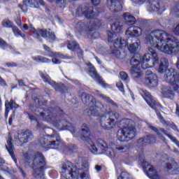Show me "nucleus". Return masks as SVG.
<instances>
[{
  "label": "nucleus",
  "instance_id": "aec40b11",
  "mask_svg": "<svg viewBox=\"0 0 179 179\" xmlns=\"http://www.w3.org/2000/svg\"><path fill=\"white\" fill-rule=\"evenodd\" d=\"M88 66L90 68L89 71V75L92 77V79L94 80H96L99 85L102 86V87H106V83H104V80H103V78L97 74V71H96V69L92 64L89 63Z\"/></svg>",
  "mask_w": 179,
  "mask_h": 179
},
{
  "label": "nucleus",
  "instance_id": "de8ad7c7",
  "mask_svg": "<svg viewBox=\"0 0 179 179\" xmlns=\"http://www.w3.org/2000/svg\"><path fill=\"white\" fill-rule=\"evenodd\" d=\"M40 62H43L45 64H50L51 62V60L48 58H46L45 57L41 56V60Z\"/></svg>",
  "mask_w": 179,
  "mask_h": 179
},
{
  "label": "nucleus",
  "instance_id": "c756f323",
  "mask_svg": "<svg viewBox=\"0 0 179 179\" xmlns=\"http://www.w3.org/2000/svg\"><path fill=\"white\" fill-rule=\"evenodd\" d=\"M138 142L140 145H148V143H155V142H156V137L153 136H148L146 137L140 138Z\"/></svg>",
  "mask_w": 179,
  "mask_h": 179
},
{
  "label": "nucleus",
  "instance_id": "69168bd1",
  "mask_svg": "<svg viewBox=\"0 0 179 179\" xmlns=\"http://www.w3.org/2000/svg\"><path fill=\"white\" fill-rule=\"evenodd\" d=\"M20 173H22V176L24 177V172H23V169H22V168H20V166L18 167Z\"/></svg>",
  "mask_w": 179,
  "mask_h": 179
},
{
  "label": "nucleus",
  "instance_id": "423d86ee",
  "mask_svg": "<svg viewBox=\"0 0 179 179\" xmlns=\"http://www.w3.org/2000/svg\"><path fill=\"white\" fill-rule=\"evenodd\" d=\"M81 100L84 104H87L90 108V110H85V113L87 115H99L101 108H103V104L100 102H96V99L92 95H87L86 93L81 94Z\"/></svg>",
  "mask_w": 179,
  "mask_h": 179
},
{
  "label": "nucleus",
  "instance_id": "473e14b6",
  "mask_svg": "<svg viewBox=\"0 0 179 179\" xmlns=\"http://www.w3.org/2000/svg\"><path fill=\"white\" fill-rule=\"evenodd\" d=\"M162 94L164 97L170 99L171 100H173L175 96L174 92L171 90V88L164 89L162 90Z\"/></svg>",
  "mask_w": 179,
  "mask_h": 179
},
{
  "label": "nucleus",
  "instance_id": "ea45409f",
  "mask_svg": "<svg viewBox=\"0 0 179 179\" xmlns=\"http://www.w3.org/2000/svg\"><path fill=\"white\" fill-rule=\"evenodd\" d=\"M117 179H132V176L127 172H122L120 178H117Z\"/></svg>",
  "mask_w": 179,
  "mask_h": 179
},
{
  "label": "nucleus",
  "instance_id": "3c124183",
  "mask_svg": "<svg viewBox=\"0 0 179 179\" xmlns=\"http://www.w3.org/2000/svg\"><path fill=\"white\" fill-rule=\"evenodd\" d=\"M10 109H9V105H6V111H5V117L6 118H8V115H9V111Z\"/></svg>",
  "mask_w": 179,
  "mask_h": 179
},
{
  "label": "nucleus",
  "instance_id": "680f3d73",
  "mask_svg": "<svg viewBox=\"0 0 179 179\" xmlns=\"http://www.w3.org/2000/svg\"><path fill=\"white\" fill-rule=\"evenodd\" d=\"M19 86H24V83L22 80H18Z\"/></svg>",
  "mask_w": 179,
  "mask_h": 179
},
{
  "label": "nucleus",
  "instance_id": "4be33fe9",
  "mask_svg": "<svg viewBox=\"0 0 179 179\" xmlns=\"http://www.w3.org/2000/svg\"><path fill=\"white\" fill-rule=\"evenodd\" d=\"M108 6L112 12H120L122 10V0H110Z\"/></svg>",
  "mask_w": 179,
  "mask_h": 179
},
{
  "label": "nucleus",
  "instance_id": "c9c22d12",
  "mask_svg": "<svg viewBox=\"0 0 179 179\" xmlns=\"http://www.w3.org/2000/svg\"><path fill=\"white\" fill-rule=\"evenodd\" d=\"M12 30L15 37H24L25 36L24 34L22 33L20 29L16 27V25H14V27H12Z\"/></svg>",
  "mask_w": 179,
  "mask_h": 179
},
{
  "label": "nucleus",
  "instance_id": "0e129e2a",
  "mask_svg": "<svg viewBox=\"0 0 179 179\" xmlns=\"http://www.w3.org/2000/svg\"><path fill=\"white\" fill-rule=\"evenodd\" d=\"M23 28H24V29H25V30H29V26H27V24H24L23 25Z\"/></svg>",
  "mask_w": 179,
  "mask_h": 179
},
{
  "label": "nucleus",
  "instance_id": "0eeeda50",
  "mask_svg": "<svg viewBox=\"0 0 179 179\" xmlns=\"http://www.w3.org/2000/svg\"><path fill=\"white\" fill-rule=\"evenodd\" d=\"M87 146L94 155H103L106 153L107 156H108V153L110 152V144L109 145H107V143L103 139H98L94 142L90 141V142L87 144Z\"/></svg>",
  "mask_w": 179,
  "mask_h": 179
},
{
  "label": "nucleus",
  "instance_id": "7ed1b4c3",
  "mask_svg": "<svg viewBox=\"0 0 179 179\" xmlns=\"http://www.w3.org/2000/svg\"><path fill=\"white\" fill-rule=\"evenodd\" d=\"M130 64L132 65L130 69V73L134 79H139L142 76V71L141 67L143 69H148V68H152L159 64V56L157 52L153 50V48H149L148 52L141 57V55H135L130 60Z\"/></svg>",
  "mask_w": 179,
  "mask_h": 179
},
{
  "label": "nucleus",
  "instance_id": "f257e3e1",
  "mask_svg": "<svg viewBox=\"0 0 179 179\" xmlns=\"http://www.w3.org/2000/svg\"><path fill=\"white\" fill-rule=\"evenodd\" d=\"M145 44L151 45L154 48H157L168 54V55H174L179 52V41L178 39L166 32L164 30L155 29L151 31L145 37Z\"/></svg>",
  "mask_w": 179,
  "mask_h": 179
},
{
  "label": "nucleus",
  "instance_id": "72a5a7b5",
  "mask_svg": "<svg viewBox=\"0 0 179 179\" xmlns=\"http://www.w3.org/2000/svg\"><path fill=\"white\" fill-rule=\"evenodd\" d=\"M67 48L71 50V51H75V50H78L80 55H82V50L79 49V44L76 43V41H69L67 45Z\"/></svg>",
  "mask_w": 179,
  "mask_h": 179
},
{
  "label": "nucleus",
  "instance_id": "39448f33",
  "mask_svg": "<svg viewBox=\"0 0 179 179\" xmlns=\"http://www.w3.org/2000/svg\"><path fill=\"white\" fill-rule=\"evenodd\" d=\"M119 125L122 128L117 132V138L120 142H128L135 138L136 135L135 122L129 119H122Z\"/></svg>",
  "mask_w": 179,
  "mask_h": 179
},
{
  "label": "nucleus",
  "instance_id": "774afa93",
  "mask_svg": "<svg viewBox=\"0 0 179 179\" xmlns=\"http://www.w3.org/2000/svg\"><path fill=\"white\" fill-rule=\"evenodd\" d=\"M95 59L96 60L98 64H101V61H100V59H99L97 57H95Z\"/></svg>",
  "mask_w": 179,
  "mask_h": 179
},
{
  "label": "nucleus",
  "instance_id": "13d9d810",
  "mask_svg": "<svg viewBox=\"0 0 179 179\" xmlns=\"http://www.w3.org/2000/svg\"><path fill=\"white\" fill-rule=\"evenodd\" d=\"M43 48L45 51H48V52H51V49H50V47L44 45Z\"/></svg>",
  "mask_w": 179,
  "mask_h": 179
},
{
  "label": "nucleus",
  "instance_id": "a211bd4d",
  "mask_svg": "<svg viewBox=\"0 0 179 179\" xmlns=\"http://www.w3.org/2000/svg\"><path fill=\"white\" fill-rule=\"evenodd\" d=\"M32 138L33 134L31 131L27 130L18 133L17 135L15 136V139L18 145H23V143H27L29 139H31Z\"/></svg>",
  "mask_w": 179,
  "mask_h": 179
},
{
  "label": "nucleus",
  "instance_id": "5fc2aeb1",
  "mask_svg": "<svg viewBox=\"0 0 179 179\" xmlns=\"http://www.w3.org/2000/svg\"><path fill=\"white\" fill-rule=\"evenodd\" d=\"M0 85L1 86H6V82L1 76H0Z\"/></svg>",
  "mask_w": 179,
  "mask_h": 179
},
{
  "label": "nucleus",
  "instance_id": "9d476101",
  "mask_svg": "<svg viewBox=\"0 0 179 179\" xmlns=\"http://www.w3.org/2000/svg\"><path fill=\"white\" fill-rule=\"evenodd\" d=\"M120 118V114L110 111L108 113H104L102 115L100 119L101 127L103 129H111L113 125L115 124V120Z\"/></svg>",
  "mask_w": 179,
  "mask_h": 179
},
{
  "label": "nucleus",
  "instance_id": "49530a36",
  "mask_svg": "<svg viewBox=\"0 0 179 179\" xmlns=\"http://www.w3.org/2000/svg\"><path fill=\"white\" fill-rule=\"evenodd\" d=\"M176 13V16H179V2L176 4L174 9L172 10V13Z\"/></svg>",
  "mask_w": 179,
  "mask_h": 179
},
{
  "label": "nucleus",
  "instance_id": "a18cd8bd",
  "mask_svg": "<svg viewBox=\"0 0 179 179\" xmlns=\"http://www.w3.org/2000/svg\"><path fill=\"white\" fill-rule=\"evenodd\" d=\"M120 75L122 80H129V78L128 77V74L127 73L122 71L120 72Z\"/></svg>",
  "mask_w": 179,
  "mask_h": 179
},
{
  "label": "nucleus",
  "instance_id": "864d4df0",
  "mask_svg": "<svg viewBox=\"0 0 179 179\" xmlns=\"http://www.w3.org/2000/svg\"><path fill=\"white\" fill-rule=\"evenodd\" d=\"M135 3H138V5H142L144 2H146V0H132Z\"/></svg>",
  "mask_w": 179,
  "mask_h": 179
},
{
  "label": "nucleus",
  "instance_id": "052dcab7",
  "mask_svg": "<svg viewBox=\"0 0 179 179\" xmlns=\"http://www.w3.org/2000/svg\"><path fill=\"white\" fill-rule=\"evenodd\" d=\"M95 169L96 170V171H101V166L96 165L95 166Z\"/></svg>",
  "mask_w": 179,
  "mask_h": 179
},
{
  "label": "nucleus",
  "instance_id": "6e6d98bb",
  "mask_svg": "<svg viewBox=\"0 0 179 179\" xmlns=\"http://www.w3.org/2000/svg\"><path fill=\"white\" fill-rule=\"evenodd\" d=\"M69 149L71 151L73 152L76 149V145H71L69 146Z\"/></svg>",
  "mask_w": 179,
  "mask_h": 179
},
{
  "label": "nucleus",
  "instance_id": "4468645a",
  "mask_svg": "<svg viewBox=\"0 0 179 179\" xmlns=\"http://www.w3.org/2000/svg\"><path fill=\"white\" fill-rule=\"evenodd\" d=\"M131 149L129 144L124 145H116L114 143H110L109 145V152L108 156L110 159H115L118 155H124V153H128Z\"/></svg>",
  "mask_w": 179,
  "mask_h": 179
},
{
  "label": "nucleus",
  "instance_id": "bb28decb",
  "mask_svg": "<svg viewBox=\"0 0 179 179\" xmlns=\"http://www.w3.org/2000/svg\"><path fill=\"white\" fill-rule=\"evenodd\" d=\"M6 148L9 155L11 156L12 159L14 160L15 164H16V163H17V159H16V157H15V154H14L15 148L12 144V138L10 137V136H8V139L7 140V145H6Z\"/></svg>",
  "mask_w": 179,
  "mask_h": 179
},
{
  "label": "nucleus",
  "instance_id": "2f4dec72",
  "mask_svg": "<svg viewBox=\"0 0 179 179\" xmlns=\"http://www.w3.org/2000/svg\"><path fill=\"white\" fill-rule=\"evenodd\" d=\"M96 96H98V97H100V99H102V100H104V101H106V103H109L110 104H112V106H115V107H118V105L114 103V101L111 100L110 97L101 94V92L96 91Z\"/></svg>",
  "mask_w": 179,
  "mask_h": 179
},
{
  "label": "nucleus",
  "instance_id": "338daca9",
  "mask_svg": "<svg viewBox=\"0 0 179 179\" xmlns=\"http://www.w3.org/2000/svg\"><path fill=\"white\" fill-rule=\"evenodd\" d=\"M38 2L41 5H45V3L44 2L43 0H38Z\"/></svg>",
  "mask_w": 179,
  "mask_h": 179
},
{
  "label": "nucleus",
  "instance_id": "a878e982",
  "mask_svg": "<svg viewBox=\"0 0 179 179\" xmlns=\"http://www.w3.org/2000/svg\"><path fill=\"white\" fill-rule=\"evenodd\" d=\"M166 162H166L165 164V169L169 173V174H173L174 171L178 169L177 162H176V161L173 159H166Z\"/></svg>",
  "mask_w": 179,
  "mask_h": 179
},
{
  "label": "nucleus",
  "instance_id": "1a4fd4ad",
  "mask_svg": "<svg viewBox=\"0 0 179 179\" xmlns=\"http://www.w3.org/2000/svg\"><path fill=\"white\" fill-rule=\"evenodd\" d=\"M41 145H45L48 143L50 149H61L64 146V143L61 141L59 136L55 133L52 135L48 136V138L45 137H42L39 140Z\"/></svg>",
  "mask_w": 179,
  "mask_h": 179
},
{
  "label": "nucleus",
  "instance_id": "cd10ccee",
  "mask_svg": "<svg viewBox=\"0 0 179 179\" xmlns=\"http://www.w3.org/2000/svg\"><path fill=\"white\" fill-rule=\"evenodd\" d=\"M77 170L81 171V174L79 179H89V162H83L82 164V169L77 168Z\"/></svg>",
  "mask_w": 179,
  "mask_h": 179
},
{
  "label": "nucleus",
  "instance_id": "5701e85b",
  "mask_svg": "<svg viewBox=\"0 0 179 179\" xmlns=\"http://www.w3.org/2000/svg\"><path fill=\"white\" fill-rule=\"evenodd\" d=\"M94 29V25L92 27V25L87 24L86 22L80 21L76 24V29L79 33H85L86 31H92Z\"/></svg>",
  "mask_w": 179,
  "mask_h": 179
},
{
  "label": "nucleus",
  "instance_id": "c03bdc74",
  "mask_svg": "<svg viewBox=\"0 0 179 179\" xmlns=\"http://www.w3.org/2000/svg\"><path fill=\"white\" fill-rule=\"evenodd\" d=\"M0 48L2 50H6L8 48V43L3 41V39L0 38Z\"/></svg>",
  "mask_w": 179,
  "mask_h": 179
},
{
  "label": "nucleus",
  "instance_id": "f03ea898",
  "mask_svg": "<svg viewBox=\"0 0 179 179\" xmlns=\"http://www.w3.org/2000/svg\"><path fill=\"white\" fill-rule=\"evenodd\" d=\"M111 31H108V40L109 43H113V41L112 53L117 58H120V59L125 58V53L124 52H121L122 47H128V50L130 52H135L138 50V48L141 47V41H139L128 46V42L124 39L121 38H115L117 34L122 31V26L120 25L119 22H116L111 25Z\"/></svg>",
  "mask_w": 179,
  "mask_h": 179
},
{
  "label": "nucleus",
  "instance_id": "b1692460",
  "mask_svg": "<svg viewBox=\"0 0 179 179\" xmlns=\"http://www.w3.org/2000/svg\"><path fill=\"white\" fill-rule=\"evenodd\" d=\"M148 10L149 12H157L159 15H162L165 10L164 6H160L159 3L156 1H152V3L149 2L148 6Z\"/></svg>",
  "mask_w": 179,
  "mask_h": 179
},
{
  "label": "nucleus",
  "instance_id": "8fccbe9b",
  "mask_svg": "<svg viewBox=\"0 0 179 179\" xmlns=\"http://www.w3.org/2000/svg\"><path fill=\"white\" fill-rule=\"evenodd\" d=\"M174 34L179 36V23L176 24V27L173 29Z\"/></svg>",
  "mask_w": 179,
  "mask_h": 179
},
{
  "label": "nucleus",
  "instance_id": "f3484780",
  "mask_svg": "<svg viewBox=\"0 0 179 179\" xmlns=\"http://www.w3.org/2000/svg\"><path fill=\"white\" fill-rule=\"evenodd\" d=\"M41 36L49 41H54V40H55V34L51 31L45 29H34L33 36L35 37V38H40Z\"/></svg>",
  "mask_w": 179,
  "mask_h": 179
},
{
  "label": "nucleus",
  "instance_id": "e433bc0d",
  "mask_svg": "<svg viewBox=\"0 0 179 179\" xmlns=\"http://www.w3.org/2000/svg\"><path fill=\"white\" fill-rule=\"evenodd\" d=\"M6 104H8V108L10 110H13V108H19V105H17V103L15 102V101H13V99H11L10 102L8 101H6V103H5L6 107Z\"/></svg>",
  "mask_w": 179,
  "mask_h": 179
},
{
  "label": "nucleus",
  "instance_id": "9b49d317",
  "mask_svg": "<svg viewBox=\"0 0 179 179\" xmlns=\"http://www.w3.org/2000/svg\"><path fill=\"white\" fill-rule=\"evenodd\" d=\"M69 129L72 135L76 136V138H80L82 141H86L87 142V145L92 141L90 139V128H89L87 124H83L78 131H76L75 126H71Z\"/></svg>",
  "mask_w": 179,
  "mask_h": 179
},
{
  "label": "nucleus",
  "instance_id": "37998d69",
  "mask_svg": "<svg viewBox=\"0 0 179 179\" xmlns=\"http://www.w3.org/2000/svg\"><path fill=\"white\" fill-rule=\"evenodd\" d=\"M116 86L119 89L120 92H122L123 94L125 93V90H124V84H122V82H117L116 83Z\"/></svg>",
  "mask_w": 179,
  "mask_h": 179
},
{
  "label": "nucleus",
  "instance_id": "e2e57ef3",
  "mask_svg": "<svg viewBox=\"0 0 179 179\" xmlns=\"http://www.w3.org/2000/svg\"><path fill=\"white\" fill-rule=\"evenodd\" d=\"M35 101L36 102V103H38V104H39V106H41L43 103H41V101H40V100H38V99H35Z\"/></svg>",
  "mask_w": 179,
  "mask_h": 179
},
{
  "label": "nucleus",
  "instance_id": "58836bf2",
  "mask_svg": "<svg viewBox=\"0 0 179 179\" xmlns=\"http://www.w3.org/2000/svg\"><path fill=\"white\" fill-rule=\"evenodd\" d=\"M2 24L3 27L10 28L11 29L15 26L12 22H10L9 20H6L3 21Z\"/></svg>",
  "mask_w": 179,
  "mask_h": 179
},
{
  "label": "nucleus",
  "instance_id": "2eb2a0df",
  "mask_svg": "<svg viewBox=\"0 0 179 179\" xmlns=\"http://www.w3.org/2000/svg\"><path fill=\"white\" fill-rule=\"evenodd\" d=\"M143 83L148 87H156L159 83V79L156 73L150 71H147Z\"/></svg>",
  "mask_w": 179,
  "mask_h": 179
},
{
  "label": "nucleus",
  "instance_id": "a19ab883",
  "mask_svg": "<svg viewBox=\"0 0 179 179\" xmlns=\"http://www.w3.org/2000/svg\"><path fill=\"white\" fill-rule=\"evenodd\" d=\"M56 3L59 8H65L66 5V0H56Z\"/></svg>",
  "mask_w": 179,
  "mask_h": 179
},
{
  "label": "nucleus",
  "instance_id": "393cba45",
  "mask_svg": "<svg viewBox=\"0 0 179 179\" xmlns=\"http://www.w3.org/2000/svg\"><path fill=\"white\" fill-rule=\"evenodd\" d=\"M142 28L139 27H129L126 31V36H129L130 37H139V36H142Z\"/></svg>",
  "mask_w": 179,
  "mask_h": 179
},
{
  "label": "nucleus",
  "instance_id": "bf43d9fd",
  "mask_svg": "<svg viewBox=\"0 0 179 179\" xmlns=\"http://www.w3.org/2000/svg\"><path fill=\"white\" fill-rule=\"evenodd\" d=\"M138 157L140 160H143V159H145V154L143 153L139 154Z\"/></svg>",
  "mask_w": 179,
  "mask_h": 179
},
{
  "label": "nucleus",
  "instance_id": "79ce46f5",
  "mask_svg": "<svg viewBox=\"0 0 179 179\" xmlns=\"http://www.w3.org/2000/svg\"><path fill=\"white\" fill-rule=\"evenodd\" d=\"M29 115V120H31V122H36L37 127L41 126V124H40V122L38 121V117H36L31 115Z\"/></svg>",
  "mask_w": 179,
  "mask_h": 179
},
{
  "label": "nucleus",
  "instance_id": "09e8293b",
  "mask_svg": "<svg viewBox=\"0 0 179 179\" xmlns=\"http://www.w3.org/2000/svg\"><path fill=\"white\" fill-rule=\"evenodd\" d=\"M6 66H8V68H15L17 66V64L15 62H8L6 64Z\"/></svg>",
  "mask_w": 179,
  "mask_h": 179
},
{
  "label": "nucleus",
  "instance_id": "f8f14e48",
  "mask_svg": "<svg viewBox=\"0 0 179 179\" xmlns=\"http://www.w3.org/2000/svg\"><path fill=\"white\" fill-rule=\"evenodd\" d=\"M62 176L66 179H73L79 176L78 166H74L71 162L63 164L61 171Z\"/></svg>",
  "mask_w": 179,
  "mask_h": 179
},
{
  "label": "nucleus",
  "instance_id": "c85d7f7f",
  "mask_svg": "<svg viewBox=\"0 0 179 179\" xmlns=\"http://www.w3.org/2000/svg\"><path fill=\"white\" fill-rule=\"evenodd\" d=\"M41 78H42L45 83H48V85L55 87V90H61V85L57 84L55 82L51 81L48 75L41 73Z\"/></svg>",
  "mask_w": 179,
  "mask_h": 179
},
{
  "label": "nucleus",
  "instance_id": "4d7b16f0",
  "mask_svg": "<svg viewBox=\"0 0 179 179\" xmlns=\"http://www.w3.org/2000/svg\"><path fill=\"white\" fill-rule=\"evenodd\" d=\"M92 2L96 6L100 3V0H92Z\"/></svg>",
  "mask_w": 179,
  "mask_h": 179
},
{
  "label": "nucleus",
  "instance_id": "dca6fc26",
  "mask_svg": "<svg viewBox=\"0 0 179 179\" xmlns=\"http://www.w3.org/2000/svg\"><path fill=\"white\" fill-rule=\"evenodd\" d=\"M142 166L148 177L151 179H162V176L159 174V172L149 162L143 161Z\"/></svg>",
  "mask_w": 179,
  "mask_h": 179
},
{
  "label": "nucleus",
  "instance_id": "4c0bfd02",
  "mask_svg": "<svg viewBox=\"0 0 179 179\" xmlns=\"http://www.w3.org/2000/svg\"><path fill=\"white\" fill-rule=\"evenodd\" d=\"M0 170L1 171H10L8 165L5 164V161L0 158Z\"/></svg>",
  "mask_w": 179,
  "mask_h": 179
},
{
  "label": "nucleus",
  "instance_id": "7c9ffc66",
  "mask_svg": "<svg viewBox=\"0 0 179 179\" xmlns=\"http://www.w3.org/2000/svg\"><path fill=\"white\" fill-rule=\"evenodd\" d=\"M123 22H126V24H135V17L131 15L129 13H125L122 16Z\"/></svg>",
  "mask_w": 179,
  "mask_h": 179
},
{
  "label": "nucleus",
  "instance_id": "6ab92c4d",
  "mask_svg": "<svg viewBox=\"0 0 179 179\" xmlns=\"http://www.w3.org/2000/svg\"><path fill=\"white\" fill-rule=\"evenodd\" d=\"M35 114L38 116L40 115L41 118H43L48 122H54V116L50 110H44L43 108H37L35 110Z\"/></svg>",
  "mask_w": 179,
  "mask_h": 179
},
{
  "label": "nucleus",
  "instance_id": "412c9836",
  "mask_svg": "<svg viewBox=\"0 0 179 179\" xmlns=\"http://www.w3.org/2000/svg\"><path fill=\"white\" fill-rule=\"evenodd\" d=\"M48 57H51L52 58V62L56 65H59V64H61L60 59H72V57L71 56L63 55L62 53H54L52 52H50Z\"/></svg>",
  "mask_w": 179,
  "mask_h": 179
},
{
  "label": "nucleus",
  "instance_id": "ddd939ff",
  "mask_svg": "<svg viewBox=\"0 0 179 179\" xmlns=\"http://www.w3.org/2000/svg\"><path fill=\"white\" fill-rule=\"evenodd\" d=\"M99 15V10L97 8L91 7L89 5H83L78 6L76 10V16H85L87 19H92L94 16Z\"/></svg>",
  "mask_w": 179,
  "mask_h": 179
},
{
  "label": "nucleus",
  "instance_id": "20e7f679",
  "mask_svg": "<svg viewBox=\"0 0 179 179\" xmlns=\"http://www.w3.org/2000/svg\"><path fill=\"white\" fill-rule=\"evenodd\" d=\"M169 68V60L166 58H162L160 60V64L158 69L159 73L165 72L164 79L173 86V89L176 93H179V74L176 72L174 69Z\"/></svg>",
  "mask_w": 179,
  "mask_h": 179
},
{
  "label": "nucleus",
  "instance_id": "f704fd0d",
  "mask_svg": "<svg viewBox=\"0 0 179 179\" xmlns=\"http://www.w3.org/2000/svg\"><path fill=\"white\" fill-rule=\"evenodd\" d=\"M27 6L33 8L31 5V0H24L22 3V5H20V7L23 10V12H27Z\"/></svg>",
  "mask_w": 179,
  "mask_h": 179
},
{
  "label": "nucleus",
  "instance_id": "603ef678",
  "mask_svg": "<svg viewBox=\"0 0 179 179\" xmlns=\"http://www.w3.org/2000/svg\"><path fill=\"white\" fill-rule=\"evenodd\" d=\"M41 58V56H36V57L32 56V59L34 61H36V62H40Z\"/></svg>",
  "mask_w": 179,
  "mask_h": 179
},
{
  "label": "nucleus",
  "instance_id": "6e6552de",
  "mask_svg": "<svg viewBox=\"0 0 179 179\" xmlns=\"http://www.w3.org/2000/svg\"><path fill=\"white\" fill-rule=\"evenodd\" d=\"M141 94L143 99L145 100L146 103H148V106H150L151 108H154V110H155L160 122H162L163 125H167V122L164 120V118L162 116V114L157 112V110H162V105H160V103H159L156 99H153V96L150 95L149 92L142 91Z\"/></svg>",
  "mask_w": 179,
  "mask_h": 179
}]
</instances>
